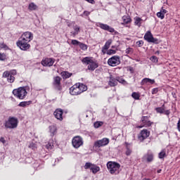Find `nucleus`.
Segmentation results:
<instances>
[{"mask_svg":"<svg viewBox=\"0 0 180 180\" xmlns=\"http://www.w3.org/2000/svg\"><path fill=\"white\" fill-rule=\"evenodd\" d=\"M32 40L33 34L30 32H25L21 35V37L16 42V44L22 51H27V50L30 49L29 43Z\"/></svg>","mask_w":180,"mask_h":180,"instance_id":"1","label":"nucleus"},{"mask_svg":"<svg viewBox=\"0 0 180 180\" xmlns=\"http://www.w3.org/2000/svg\"><path fill=\"white\" fill-rule=\"evenodd\" d=\"M88 89V87L84 84L77 83L70 88V95H79L82 92H85Z\"/></svg>","mask_w":180,"mask_h":180,"instance_id":"2","label":"nucleus"},{"mask_svg":"<svg viewBox=\"0 0 180 180\" xmlns=\"http://www.w3.org/2000/svg\"><path fill=\"white\" fill-rule=\"evenodd\" d=\"M82 63L87 66V70L89 71H95L98 68V65L96 60H94L91 57H85L82 60Z\"/></svg>","mask_w":180,"mask_h":180,"instance_id":"3","label":"nucleus"},{"mask_svg":"<svg viewBox=\"0 0 180 180\" xmlns=\"http://www.w3.org/2000/svg\"><path fill=\"white\" fill-rule=\"evenodd\" d=\"M107 168L112 175H117L120 172V165L115 162H108L107 163Z\"/></svg>","mask_w":180,"mask_h":180,"instance_id":"4","label":"nucleus"},{"mask_svg":"<svg viewBox=\"0 0 180 180\" xmlns=\"http://www.w3.org/2000/svg\"><path fill=\"white\" fill-rule=\"evenodd\" d=\"M13 94L18 99H25L27 96V91L25 87H20L13 90Z\"/></svg>","mask_w":180,"mask_h":180,"instance_id":"5","label":"nucleus"},{"mask_svg":"<svg viewBox=\"0 0 180 180\" xmlns=\"http://www.w3.org/2000/svg\"><path fill=\"white\" fill-rule=\"evenodd\" d=\"M18 123L19 120H18V118L15 117H10L4 123V127L6 129H16V127H18Z\"/></svg>","mask_w":180,"mask_h":180,"instance_id":"6","label":"nucleus"},{"mask_svg":"<svg viewBox=\"0 0 180 180\" xmlns=\"http://www.w3.org/2000/svg\"><path fill=\"white\" fill-rule=\"evenodd\" d=\"M72 144L75 148H79L84 146V139L79 136H76L72 139Z\"/></svg>","mask_w":180,"mask_h":180,"instance_id":"7","label":"nucleus"},{"mask_svg":"<svg viewBox=\"0 0 180 180\" xmlns=\"http://www.w3.org/2000/svg\"><path fill=\"white\" fill-rule=\"evenodd\" d=\"M108 65L110 67H116L120 64V56H114L110 58L108 60Z\"/></svg>","mask_w":180,"mask_h":180,"instance_id":"8","label":"nucleus"},{"mask_svg":"<svg viewBox=\"0 0 180 180\" xmlns=\"http://www.w3.org/2000/svg\"><path fill=\"white\" fill-rule=\"evenodd\" d=\"M84 169H90L93 174H96L101 171V167L91 162H86L84 165Z\"/></svg>","mask_w":180,"mask_h":180,"instance_id":"9","label":"nucleus"},{"mask_svg":"<svg viewBox=\"0 0 180 180\" xmlns=\"http://www.w3.org/2000/svg\"><path fill=\"white\" fill-rule=\"evenodd\" d=\"M144 39L148 43H155V44H158V39L157 38L153 37V34H151V32H150V31H148L145 34Z\"/></svg>","mask_w":180,"mask_h":180,"instance_id":"10","label":"nucleus"},{"mask_svg":"<svg viewBox=\"0 0 180 180\" xmlns=\"http://www.w3.org/2000/svg\"><path fill=\"white\" fill-rule=\"evenodd\" d=\"M96 26L101 27L103 30H106L110 32V33H115V28L108 25L107 24H103L102 22H96Z\"/></svg>","mask_w":180,"mask_h":180,"instance_id":"11","label":"nucleus"},{"mask_svg":"<svg viewBox=\"0 0 180 180\" xmlns=\"http://www.w3.org/2000/svg\"><path fill=\"white\" fill-rule=\"evenodd\" d=\"M109 144V139L103 138L101 140L96 141L94 143V147H98V148L101 147H105V146H108Z\"/></svg>","mask_w":180,"mask_h":180,"instance_id":"12","label":"nucleus"},{"mask_svg":"<svg viewBox=\"0 0 180 180\" xmlns=\"http://www.w3.org/2000/svg\"><path fill=\"white\" fill-rule=\"evenodd\" d=\"M54 63H56V59L53 58H46L41 61V65L44 67H52Z\"/></svg>","mask_w":180,"mask_h":180,"instance_id":"13","label":"nucleus"},{"mask_svg":"<svg viewBox=\"0 0 180 180\" xmlns=\"http://www.w3.org/2000/svg\"><path fill=\"white\" fill-rule=\"evenodd\" d=\"M142 125L139 126V129H141L142 127H150L151 124H153V122L150 121L148 119V117H142L141 118Z\"/></svg>","mask_w":180,"mask_h":180,"instance_id":"14","label":"nucleus"},{"mask_svg":"<svg viewBox=\"0 0 180 180\" xmlns=\"http://www.w3.org/2000/svg\"><path fill=\"white\" fill-rule=\"evenodd\" d=\"M149 136L150 131H148L147 129H143L141 131L139 136V140H140V141H143V140H146L147 137H149Z\"/></svg>","mask_w":180,"mask_h":180,"instance_id":"15","label":"nucleus"},{"mask_svg":"<svg viewBox=\"0 0 180 180\" xmlns=\"http://www.w3.org/2000/svg\"><path fill=\"white\" fill-rule=\"evenodd\" d=\"M63 109L58 108L55 110V112H53V115L56 119L61 122L63 121Z\"/></svg>","mask_w":180,"mask_h":180,"instance_id":"16","label":"nucleus"},{"mask_svg":"<svg viewBox=\"0 0 180 180\" xmlns=\"http://www.w3.org/2000/svg\"><path fill=\"white\" fill-rule=\"evenodd\" d=\"M153 84H155V80L150 78H144L141 82V85H153Z\"/></svg>","mask_w":180,"mask_h":180,"instance_id":"17","label":"nucleus"},{"mask_svg":"<svg viewBox=\"0 0 180 180\" xmlns=\"http://www.w3.org/2000/svg\"><path fill=\"white\" fill-rule=\"evenodd\" d=\"M73 30L74 31L70 32V34L72 37H75V36L78 35V33H79L81 28L79 26L75 25L73 26Z\"/></svg>","mask_w":180,"mask_h":180,"instance_id":"18","label":"nucleus"},{"mask_svg":"<svg viewBox=\"0 0 180 180\" xmlns=\"http://www.w3.org/2000/svg\"><path fill=\"white\" fill-rule=\"evenodd\" d=\"M9 75L14 76L16 75V70H11L10 71H5L3 73V78H7V77H9Z\"/></svg>","mask_w":180,"mask_h":180,"instance_id":"19","label":"nucleus"},{"mask_svg":"<svg viewBox=\"0 0 180 180\" xmlns=\"http://www.w3.org/2000/svg\"><path fill=\"white\" fill-rule=\"evenodd\" d=\"M143 160H146L148 162H151L154 160V155L153 153H148L143 156Z\"/></svg>","mask_w":180,"mask_h":180,"instance_id":"20","label":"nucleus"},{"mask_svg":"<svg viewBox=\"0 0 180 180\" xmlns=\"http://www.w3.org/2000/svg\"><path fill=\"white\" fill-rule=\"evenodd\" d=\"M49 133L51 137H54L57 134V127L56 125L49 126Z\"/></svg>","mask_w":180,"mask_h":180,"instance_id":"21","label":"nucleus"},{"mask_svg":"<svg viewBox=\"0 0 180 180\" xmlns=\"http://www.w3.org/2000/svg\"><path fill=\"white\" fill-rule=\"evenodd\" d=\"M61 81V78L60 77H54L53 85L57 88V89H61V86H60V82Z\"/></svg>","mask_w":180,"mask_h":180,"instance_id":"22","label":"nucleus"},{"mask_svg":"<svg viewBox=\"0 0 180 180\" xmlns=\"http://www.w3.org/2000/svg\"><path fill=\"white\" fill-rule=\"evenodd\" d=\"M108 85H110V86H116V85H117V79L110 76Z\"/></svg>","mask_w":180,"mask_h":180,"instance_id":"23","label":"nucleus"},{"mask_svg":"<svg viewBox=\"0 0 180 180\" xmlns=\"http://www.w3.org/2000/svg\"><path fill=\"white\" fill-rule=\"evenodd\" d=\"M122 19L123 22L121 25H129V23L131 22V18L129 15H124Z\"/></svg>","mask_w":180,"mask_h":180,"instance_id":"24","label":"nucleus"},{"mask_svg":"<svg viewBox=\"0 0 180 180\" xmlns=\"http://www.w3.org/2000/svg\"><path fill=\"white\" fill-rule=\"evenodd\" d=\"M30 105H32V101H22L18 104V106H20V108H27V106Z\"/></svg>","mask_w":180,"mask_h":180,"instance_id":"25","label":"nucleus"},{"mask_svg":"<svg viewBox=\"0 0 180 180\" xmlns=\"http://www.w3.org/2000/svg\"><path fill=\"white\" fill-rule=\"evenodd\" d=\"M112 39H108L103 46V50H108L109 47H110V44H112Z\"/></svg>","mask_w":180,"mask_h":180,"instance_id":"26","label":"nucleus"},{"mask_svg":"<svg viewBox=\"0 0 180 180\" xmlns=\"http://www.w3.org/2000/svg\"><path fill=\"white\" fill-rule=\"evenodd\" d=\"M71 75H72V73H70L66 71L61 72V76L63 77V79H67V78H70V77H71Z\"/></svg>","mask_w":180,"mask_h":180,"instance_id":"27","label":"nucleus"},{"mask_svg":"<svg viewBox=\"0 0 180 180\" xmlns=\"http://www.w3.org/2000/svg\"><path fill=\"white\" fill-rule=\"evenodd\" d=\"M94 126L95 129H99V127H102V126H103V122L96 121L94 123Z\"/></svg>","mask_w":180,"mask_h":180,"instance_id":"28","label":"nucleus"},{"mask_svg":"<svg viewBox=\"0 0 180 180\" xmlns=\"http://www.w3.org/2000/svg\"><path fill=\"white\" fill-rule=\"evenodd\" d=\"M134 24L136 25V26H139V27H141V21L143 20L141 18H140L139 17H136L134 18Z\"/></svg>","mask_w":180,"mask_h":180,"instance_id":"29","label":"nucleus"},{"mask_svg":"<svg viewBox=\"0 0 180 180\" xmlns=\"http://www.w3.org/2000/svg\"><path fill=\"white\" fill-rule=\"evenodd\" d=\"M28 9L30 11H36V9H37V5L34 3H31L29 4Z\"/></svg>","mask_w":180,"mask_h":180,"instance_id":"30","label":"nucleus"},{"mask_svg":"<svg viewBox=\"0 0 180 180\" xmlns=\"http://www.w3.org/2000/svg\"><path fill=\"white\" fill-rule=\"evenodd\" d=\"M54 147V141L50 140L48 144L46 145V148L48 150H51Z\"/></svg>","mask_w":180,"mask_h":180,"instance_id":"31","label":"nucleus"},{"mask_svg":"<svg viewBox=\"0 0 180 180\" xmlns=\"http://www.w3.org/2000/svg\"><path fill=\"white\" fill-rule=\"evenodd\" d=\"M117 82H120V84H122V85H127V82H126V80H124V79L122 78V77H117Z\"/></svg>","mask_w":180,"mask_h":180,"instance_id":"32","label":"nucleus"},{"mask_svg":"<svg viewBox=\"0 0 180 180\" xmlns=\"http://www.w3.org/2000/svg\"><path fill=\"white\" fill-rule=\"evenodd\" d=\"M8 82L10 84H13L15 82V77L12 75H9L8 77H6Z\"/></svg>","mask_w":180,"mask_h":180,"instance_id":"33","label":"nucleus"},{"mask_svg":"<svg viewBox=\"0 0 180 180\" xmlns=\"http://www.w3.org/2000/svg\"><path fill=\"white\" fill-rule=\"evenodd\" d=\"M79 47H80V49L84 51L88 49V46H86V44H83L82 42H80V44H79Z\"/></svg>","mask_w":180,"mask_h":180,"instance_id":"34","label":"nucleus"},{"mask_svg":"<svg viewBox=\"0 0 180 180\" xmlns=\"http://www.w3.org/2000/svg\"><path fill=\"white\" fill-rule=\"evenodd\" d=\"M131 96L132 98H134V99H136V101H139V99H140V94L136 92L132 93Z\"/></svg>","mask_w":180,"mask_h":180,"instance_id":"35","label":"nucleus"},{"mask_svg":"<svg viewBox=\"0 0 180 180\" xmlns=\"http://www.w3.org/2000/svg\"><path fill=\"white\" fill-rule=\"evenodd\" d=\"M155 110L158 113H164L165 112V109L162 107L156 108Z\"/></svg>","mask_w":180,"mask_h":180,"instance_id":"36","label":"nucleus"},{"mask_svg":"<svg viewBox=\"0 0 180 180\" xmlns=\"http://www.w3.org/2000/svg\"><path fill=\"white\" fill-rule=\"evenodd\" d=\"M127 150L125 152L126 155H130L131 154V149H130V148H129V145L127 143Z\"/></svg>","mask_w":180,"mask_h":180,"instance_id":"37","label":"nucleus"},{"mask_svg":"<svg viewBox=\"0 0 180 180\" xmlns=\"http://www.w3.org/2000/svg\"><path fill=\"white\" fill-rule=\"evenodd\" d=\"M150 60L152 61V63H158V58H157L155 56H151Z\"/></svg>","mask_w":180,"mask_h":180,"instance_id":"38","label":"nucleus"},{"mask_svg":"<svg viewBox=\"0 0 180 180\" xmlns=\"http://www.w3.org/2000/svg\"><path fill=\"white\" fill-rule=\"evenodd\" d=\"M0 49H4V50H9V47L4 43H0Z\"/></svg>","mask_w":180,"mask_h":180,"instance_id":"39","label":"nucleus"},{"mask_svg":"<svg viewBox=\"0 0 180 180\" xmlns=\"http://www.w3.org/2000/svg\"><path fill=\"white\" fill-rule=\"evenodd\" d=\"M71 43L73 46H79L81 42L77 39H72Z\"/></svg>","mask_w":180,"mask_h":180,"instance_id":"40","label":"nucleus"},{"mask_svg":"<svg viewBox=\"0 0 180 180\" xmlns=\"http://www.w3.org/2000/svg\"><path fill=\"white\" fill-rule=\"evenodd\" d=\"M157 16L158 18H160V19H164V18H165V15L161 11L157 13Z\"/></svg>","mask_w":180,"mask_h":180,"instance_id":"41","label":"nucleus"},{"mask_svg":"<svg viewBox=\"0 0 180 180\" xmlns=\"http://www.w3.org/2000/svg\"><path fill=\"white\" fill-rule=\"evenodd\" d=\"M125 53L126 54H133V48H127L125 50Z\"/></svg>","mask_w":180,"mask_h":180,"instance_id":"42","label":"nucleus"},{"mask_svg":"<svg viewBox=\"0 0 180 180\" xmlns=\"http://www.w3.org/2000/svg\"><path fill=\"white\" fill-rule=\"evenodd\" d=\"M6 60V55L5 53H0V60L5 61Z\"/></svg>","mask_w":180,"mask_h":180,"instance_id":"43","label":"nucleus"},{"mask_svg":"<svg viewBox=\"0 0 180 180\" xmlns=\"http://www.w3.org/2000/svg\"><path fill=\"white\" fill-rule=\"evenodd\" d=\"M165 151L163 150L159 153V158L162 159L165 157Z\"/></svg>","mask_w":180,"mask_h":180,"instance_id":"44","label":"nucleus"},{"mask_svg":"<svg viewBox=\"0 0 180 180\" xmlns=\"http://www.w3.org/2000/svg\"><path fill=\"white\" fill-rule=\"evenodd\" d=\"M91 15V12L89 11H84L83 14L82 15V16H89Z\"/></svg>","mask_w":180,"mask_h":180,"instance_id":"45","label":"nucleus"},{"mask_svg":"<svg viewBox=\"0 0 180 180\" xmlns=\"http://www.w3.org/2000/svg\"><path fill=\"white\" fill-rule=\"evenodd\" d=\"M158 93V88H154L152 89V94L155 95V94Z\"/></svg>","mask_w":180,"mask_h":180,"instance_id":"46","label":"nucleus"},{"mask_svg":"<svg viewBox=\"0 0 180 180\" xmlns=\"http://www.w3.org/2000/svg\"><path fill=\"white\" fill-rule=\"evenodd\" d=\"M29 148H32V150H34V148H36V145L34 143H31L29 145Z\"/></svg>","mask_w":180,"mask_h":180,"instance_id":"47","label":"nucleus"},{"mask_svg":"<svg viewBox=\"0 0 180 180\" xmlns=\"http://www.w3.org/2000/svg\"><path fill=\"white\" fill-rule=\"evenodd\" d=\"M137 46H139V47H141V46H143V44H144V42L143 41H138L136 42Z\"/></svg>","mask_w":180,"mask_h":180,"instance_id":"48","label":"nucleus"},{"mask_svg":"<svg viewBox=\"0 0 180 180\" xmlns=\"http://www.w3.org/2000/svg\"><path fill=\"white\" fill-rule=\"evenodd\" d=\"M115 53H116V51L113 49H110L108 52V54H115Z\"/></svg>","mask_w":180,"mask_h":180,"instance_id":"49","label":"nucleus"},{"mask_svg":"<svg viewBox=\"0 0 180 180\" xmlns=\"http://www.w3.org/2000/svg\"><path fill=\"white\" fill-rule=\"evenodd\" d=\"M163 113H165V115H166L167 116H169L171 111H169V110H165V112Z\"/></svg>","mask_w":180,"mask_h":180,"instance_id":"50","label":"nucleus"},{"mask_svg":"<svg viewBox=\"0 0 180 180\" xmlns=\"http://www.w3.org/2000/svg\"><path fill=\"white\" fill-rule=\"evenodd\" d=\"M0 141L1 143H2L3 144H5L6 143V141L5 140V138L4 137H1L0 138Z\"/></svg>","mask_w":180,"mask_h":180,"instance_id":"51","label":"nucleus"},{"mask_svg":"<svg viewBox=\"0 0 180 180\" xmlns=\"http://www.w3.org/2000/svg\"><path fill=\"white\" fill-rule=\"evenodd\" d=\"M177 129L180 132V118L179 119V121L177 122Z\"/></svg>","mask_w":180,"mask_h":180,"instance_id":"52","label":"nucleus"},{"mask_svg":"<svg viewBox=\"0 0 180 180\" xmlns=\"http://www.w3.org/2000/svg\"><path fill=\"white\" fill-rule=\"evenodd\" d=\"M89 4H92V5H94L95 1L94 0H86Z\"/></svg>","mask_w":180,"mask_h":180,"instance_id":"53","label":"nucleus"},{"mask_svg":"<svg viewBox=\"0 0 180 180\" xmlns=\"http://www.w3.org/2000/svg\"><path fill=\"white\" fill-rule=\"evenodd\" d=\"M160 12H162V13H163V15H165V13H167V10L164 9L163 8H162V10L160 11Z\"/></svg>","mask_w":180,"mask_h":180,"instance_id":"54","label":"nucleus"},{"mask_svg":"<svg viewBox=\"0 0 180 180\" xmlns=\"http://www.w3.org/2000/svg\"><path fill=\"white\" fill-rule=\"evenodd\" d=\"M142 180H151V179H147V178H144V179H143Z\"/></svg>","mask_w":180,"mask_h":180,"instance_id":"55","label":"nucleus"},{"mask_svg":"<svg viewBox=\"0 0 180 180\" xmlns=\"http://www.w3.org/2000/svg\"><path fill=\"white\" fill-rule=\"evenodd\" d=\"M161 172V169L158 170V174H160Z\"/></svg>","mask_w":180,"mask_h":180,"instance_id":"56","label":"nucleus"},{"mask_svg":"<svg viewBox=\"0 0 180 180\" xmlns=\"http://www.w3.org/2000/svg\"><path fill=\"white\" fill-rule=\"evenodd\" d=\"M68 26L70 27L71 26V24L70 23H68Z\"/></svg>","mask_w":180,"mask_h":180,"instance_id":"57","label":"nucleus"},{"mask_svg":"<svg viewBox=\"0 0 180 180\" xmlns=\"http://www.w3.org/2000/svg\"><path fill=\"white\" fill-rule=\"evenodd\" d=\"M55 161H56V162H57V161H58V159H56Z\"/></svg>","mask_w":180,"mask_h":180,"instance_id":"58","label":"nucleus"}]
</instances>
